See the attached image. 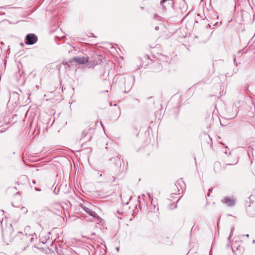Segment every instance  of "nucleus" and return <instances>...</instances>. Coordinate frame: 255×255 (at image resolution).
Segmentation results:
<instances>
[{
	"mask_svg": "<svg viewBox=\"0 0 255 255\" xmlns=\"http://www.w3.org/2000/svg\"><path fill=\"white\" fill-rule=\"evenodd\" d=\"M89 130V129H86L83 131L82 134V137H85L88 134Z\"/></svg>",
	"mask_w": 255,
	"mask_h": 255,
	"instance_id": "9",
	"label": "nucleus"
},
{
	"mask_svg": "<svg viewBox=\"0 0 255 255\" xmlns=\"http://www.w3.org/2000/svg\"><path fill=\"white\" fill-rule=\"evenodd\" d=\"M177 184H182V186H181V189L182 190H183L185 188V184L183 183V181L182 180H179L177 182Z\"/></svg>",
	"mask_w": 255,
	"mask_h": 255,
	"instance_id": "6",
	"label": "nucleus"
},
{
	"mask_svg": "<svg viewBox=\"0 0 255 255\" xmlns=\"http://www.w3.org/2000/svg\"><path fill=\"white\" fill-rule=\"evenodd\" d=\"M74 62L79 64H86L87 67L88 68H91L93 66H95L97 64H98V62H95L93 61L89 60L88 57H74L73 58H71L69 60V62L70 63Z\"/></svg>",
	"mask_w": 255,
	"mask_h": 255,
	"instance_id": "1",
	"label": "nucleus"
},
{
	"mask_svg": "<svg viewBox=\"0 0 255 255\" xmlns=\"http://www.w3.org/2000/svg\"><path fill=\"white\" fill-rule=\"evenodd\" d=\"M24 233L26 236H32L33 237V232L31 231V228L29 226H27L25 227L24 230Z\"/></svg>",
	"mask_w": 255,
	"mask_h": 255,
	"instance_id": "4",
	"label": "nucleus"
},
{
	"mask_svg": "<svg viewBox=\"0 0 255 255\" xmlns=\"http://www.w3.org/2000/svg\"><path fill=\"white\" fill-rule=\"evenodd\" d=\"M32 183H33V184H35V181H32Z\"/></svg>",
	"mask_w": 255,
	"mask_h": 255,
	"instance_id": "15",
	"label": "nucleus"
},
{
	"mask_svg": "<svg viewBox=\"0 0 255 255\" xmlns=\"http://www.w3.org/2000/svg\"><path fill=\"white\" fill-rule=\"evenodd\" d=\"M35 190H36V191H40V190L38 188H35Z\"/></svg>",
	"mask_w": 255,
	"mask_h": 255,
	"instance_id": "13",
	"label": "nucleus"
},
{
	"mask_svg": "<svg viewBox=\"0 0 255 255\" xmlns=\"http://www.w3.org/2000/svg\"><path fill=\"white\" fill-rule=\"evenodd\" d=\"M37 41V36L34 34H28L26 36L25 43L27 45H32Z\"/></svg>",
	"mask_w": 255,
	"mask_h": 255,
	"instance_id": "3",
	"label": "nucleus"
},
{
	"mask_svg": "<svg viewBox=\"0 0 255 255\" xmlns=\"http://www.w3.org/2000/svg\"><path fill=\"white\" fill-rule=\"evenodd\" d=\"M246 237H249V235H246Z\"/></svg>",
	"mask_w": 255,
	"mask_h": 255,
	"instance_id": "17",
	"label": "nucleus"
},
{
	"mask_svg": "<svg viewBox=\"0 0 255 255\" xmlns=\"http://www.w3.org/2000/svg\"><path fill=\"white\" fill-rule=\"evenodd\" d=\"M234 231V228L231 229V233H230V236H229V238H228L229 240H230L231 239V237H232Z\"/></svg>",
	"mask_w": 255,
	"mask_h": 255,
	"instance_id": "10",
	"label": "nucleus"
},
{
	"mask_svg": "<svg viewBox=\"0 0 255 255\" xmlns=\"http://www.w3.org/2000/svg\"><path fill=\"white\" fill-rule=\"evenodd\" d=\"M255 241L254 240V241H253V243L255 244Z\"/></svg>",
	"mask_w": 255,
	"mask_h": 255,
	"instance_id": "16",
	"label": "nucleus"
},
{
	"mask_svg": "<svg viewBox=\"0 0 255 255\" xmlns=\"http://www.w3.org/2000/svg\"><path fill=\"white\" fill-rule=\"evenodd\" d=\"M119 250H120L119 247H117V248H116V250H117L118 252H119Z\"/></svg>",
	"mask_w": 255,
	"mask_h": 255,
	"instance_id": "14",
	"label": "nucleus"
},
{
	"mask_svg": "<svg viewBox=\"0 0 255 255\" xmlns=\"http://www.w3.org/2000/svg\"><path fill=\"white\" fill-rule=\"evenodd\" d=\"M155 29L156 30H158L159 29V26H157L155 27Z\"/></svg>",
	"mask_w": 255,
	"mask_h": 255,
	"instance_id": "11",
	"label": "nucleus"
},
{
	"mask_svg": "<svg viewBox=\"0 0 255 255\" xmlns=\"http://www.w3.org/2000/svg\"><path fill=\"white\" fill-rule=\"evenodd\" d=\"M97 57L98 58V59L101 61V56H99V55H97Z\"/></svg>",
	"mask_w": 255,
	"mask_h": 255,
	"instance_id": "12",
	"label": "nucleus"
},
{
	"mask_svg": "<svg viewBox=\"0 0 255 255\" xmlns=\"http://www.w3.org/2000/svg\"><path fill=\"white\" fill-rule=\"evenodd\" d=\"M221 201L228 206L233 207L235 205L236 200L233 197L226 196L222 199Z\"/></svg>",
	"mask_w": 255,
	"mask_h": 255,
	"instance_id": "2",
	"label": "nucleus"
},
{
	"mask_svg": "<svg viewBox=\"0 0 255 255\" xmlns=\"http://www.w3.org/2000/svg\"><path fill=\"white\" fill-rule=\"evenodd\" d=\"M88 214L89 215H90L95 218H97L98 221H101V218L99 216H98V215L97 214V213L96 212L92 211L91 209L90 210V211H89Z\"/></svg>",
	"mask_w": 255,
	"mask_h": 255,
	"instance_id": "5",
	"label": "nucleus"
},
{
	"mask_svg": "<svg viewBox=\"0 0 255 255\" xmlns=\"http://www.w3.org/2000/svg\"><path fill=\"white\" fill-rule=\"evenodd\" d=\"M168 1H169V0H162L161 1L160 4L163 8L165 7V5H164V3H165Z\"/></svg>",
	"mask_w": 255,
	"mask_h": 255,
	"instance_id": "8",
	"label": "nucleus"
},
{
	"mask_svg": "<svg viewBox=\"0 0 255 255\" xmlns=\"http://www.w3.org/2000/svg\"><path fill=\"white\" fill-rule=\"evenodd\" d=\"M82 209L87 214L88 213L89 211H90V210H91L89 207L86 206L85 205H84V206H82Z\"/></svg>",
	"mask_w": 255,
	"mask_h": 255,
	"instance_id": "7",
	"label": "nucleus"
}]
</instances>
